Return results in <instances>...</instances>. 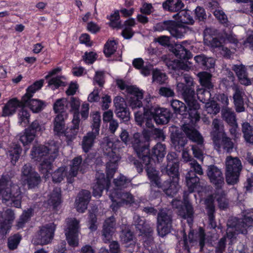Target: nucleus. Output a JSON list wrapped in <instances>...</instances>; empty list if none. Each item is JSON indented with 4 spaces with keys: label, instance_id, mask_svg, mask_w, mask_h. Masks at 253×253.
<instances>
[{
    "label": "nucleus",
    "instance_id": "obj_24",
    "mask_svg": "<svg viewBox=\"0 0 253 253\" xmlns=\"http://www.w3.org/2000/svg\"><path fill=\"white\" fill-rule=\"evenodd\" d=\"M169 33L172 37L176 39H182L190 31L188 27L178 24L174 21H172Z\"/></svg>",
    "mask_w": 253,
    "mask_h": 253
},
{
    "label": "nucleus",
    "instance_id": "obj_45",
    "mask_svg": "<svg viewBox=\"0 0 253 253\" xmlns=\"http://www.w3.org/2000/svg\"><path fill=\"white\" fill-rule=\"evenodd\" d=\"M201 85L208 89L212 88L213 85L211 82V75L206 72H200L198 75Z\"/></svg>",
    "mask_w": 253,
    "mask_h": 253
},
{
    "label": "nucleus",
    "instance_id": "obj_58",
    "mask_svg": "<svg viewBox=\"0 0 253 253\" xmlns=\"http://www.w3.org/2000/svg\"><path fill=\"white\" fill-rule=\"evenodd\" d=\"M168 66L169 68H171L175 71L180 69L187 71L190 67L183 62L179 60H174V61L168 63Z\"/></svg>",
    "mask_w": 253,
    "mask_h": 253
},
{
    "label": "nucleus",
    "instance_id": "obj_26",
    "mask_svg": "<svg viewBox=\"0 0 253 253\" xmlns=\"http://www.w3.org/2000/svg\"><path fill=\"white\" fill-rule=\"evenodd\" d=\"M76 117L77 118L73 119V126L67 128L63 133L66 138L68 144L75 139L79 131L80 119H78L77 116H76L75 117Z\"/></svg>",
    "mask_w": 253,
    "mask_h": 253
},
{
    "label": "nucleus",
    "instance_id": "obj_23",
    "mask_svg": "<svg viewBox=\"0 0 253 253\" xmlns=\"http://www.w3.org/2000/svg\"><path fill=\"white\" fill-rule=\"evenodd\" d=\"M212 125L213 127L211 132V135L214 144L219 149L221 147L219 143V139H220L221 136L225 135V134L223 126L220 120L216 119L213 120Z\"/></svg>",
    "mask_w": 253,
    "mask_h": 253
},
{
    "label": "nucleus",
    "instance_id": "obj_22",
    "mask_svg": "<svg viewBox=\"0 0 253 253\" xmlns=\"http://www.w3.org/2000/svg\"><path fill=\"white\" fill-rule=\"evenodd\" d=\"M116 228L115 218L111 216L107 218L104 222L102 231V239L105 243L110 241Z\"/></svg>",
    "mask_w": 253,
    "mask_h": 253
},
{
    "label": "nucleus",
    "instance_id": "obj_47",
    "mask_svg": "<svg viewBox=\"0 0 253 253\" xmlns=\"http://www.w3.org/2000/svg\"><path fill=\"white\" fill-rule=\"evenodd\" d=\"M82 162V159L81 157H76L72 160L70 165V169L69 172V175H71V177H74L77 175Z\"/></svg>",
    "mask_w": 253,
    "mask_h": 253
},
{
    "label": "nucleus",
    "instance_id": "obj_31",
    "mask_svg": "<svg viewBox=\"0 0 253 253\" xmlns=\"http://www.w3.org/2000/svg\"><path fill=\"white\" fill-rule=\"evenodd\" d=\"M135 24L136 22L133 18H129L125 21L122 32V35L125 39H130L132 37L134 32L132 30V27H134Z\"/></svg>",
    "mask_w": 253,
    "mask_h": 253
},
{
    "label": "nucleus",
    "instance_id": "obj_34",
    "mask_svg": "<svg viewBox=\"0 0 253 253\" xmlns=\"http://www.w3.org/2000/svg\"><path fill=\"white\" fill-rule=\"evenodd\" d=\"M66 115H57L54 119V131L57 134H63L65 131L64 120L66 118Z\"/></svg>",
    "mask_w": 253,
    "mask_h": 253
},
{
    "label": "nucleus",
    "instance_id": "obj_49",
    "mask_svg": "<svg viewBox=\"0 0 253 253\" xmlns=\"http://www.w3.org/2000/svg\"><path fill=\"white\" fill-rule=\"evenodd\" d=\"M21 151V148L17 145H15L8 151V155L13 164H14L19 159Z\"/></svg>",
    "mask_w": 253,
    "mask_h": 253
},
{
    "label": "nucleus",
    "instance_id": "obj_3",
    "mask_svg": "<svg viewBox=\"0 0 253 253\" xmlns=\"http://www.w3.org/2000/svg\"><path fill=\"white\" fill-rule=\"evenodd\" d=\"M167 172L168 174L172 177V181L170 183L165 182L161 185L159 176V172L153 167L147 166L146 171L147 175L151 183V194L156 192L155 197L160 195L159 192L154 189L156 188H162L165 193L169 196H173L175 194L179 189L178 181V165L177 162H169L167 166Z\"/></svg>",
    "mask_w": 253,
    "mask_h": 253
},
{
    "label": "nucleus",
    "instance_id": "obj_61",
    "mask_svg": "<svg viewBox=\"0 0 253 253\" xmlns=\"http://www.w3.org/2000/svg\"><path fill=\"white\" fill-rule=\"evenodd\" d=\"M173 20H167L163 22H159L156 24L154 29L155 31L161 32L164 30H167L169 32L170 26H172L171 23Z\"/></svg>",
    "mask_w": 253,
    "mask_h": 253
},
{
    "label": "nucleus",
    "instance_id": "obj_18",
    "mask_svg": "<svg viewBox=\"0 0 253 253\" xmlns=\"http://www.w3.org/2000/svg\"><path fill=\"white\" fill-rule=\"evenodd\" d=\"M141 134L139 133H135L134 134L133 140L132 141V146L140 158H142L144 159V160L148 161V164L146 163L145 165H148L149 163H150V158L147 156L149 150L141 140Z\"/></svg>",
    "mask_w": 253,
    "mask_h": 253
},
{
    "label": "nucleus",
    "instance_id": "obj_37",
    "mask_svg": "<svg viewBox=\"0 0 253 253\" xmlns=\"http://www.w3.org/2000/svg\"><path fill=\"white\" fill-rule=\"evenodd\" d=\"M19 136L20 141L24 146L26 147L33 141L36 134L34 132H31L29 129L26 128L24 132L19 134Z\"/></svg>",
    "mask_w": 253,
    "mask_h": 253
},
{
    "label": "nucleus",
    "instance_id": "obj_54",
    "mask_svg": "<svg viewBox=\"0 0 253 253\" xmlns=\"http://www.w3.org/2000/svg\"><path fill=\"white\" fill-rule=\"evenodd\" d=\"M91 117L92 119V131H94L95 134H99L101 122L100 113L95 112L92 114Z\"/></svg>",
    "mask_w": 253,
    "mask_h": 253
},
{
    "label": "nucleus",
    "instance_id": "obj_64",
    "mask_svg": "<svg viewBox=\"0 0 253 253\" xmlns=\"http://www.w3.org/2000/svg\"><path fill=\"white\" fill-rule=\"evenodd\" d=\"M154 10L155 9L152 4L146 2H142L140 8V12L145 15H150L154 12Z\"/></svg>",
    "mask_w": 253,
    "mask_h": 253
},
{
    "label": "nucleus",
    "instance_id": "obj_59",
    "mask_svg": "<svg viewBox=\"0 0 253 253\" xmlns=\"http://www.w3.org/2000/svg\"><path fill=\"white\" fill-rule=\"evenodd\" d=\"M117 49V44L115 41H109L105 45L104 52L109 57L114 53Z\"/></svg>",
    "mask_w": 253,
    "mask_h": 253
},
{
    "label": "nucleus",
    "instance_id": "obj_25",
    "mask_svg": "<svg viewBox=\"0 0 253 253\" xmlns=\"http://www.w3.org/2000/svg\"><path fill=\"white\" fill-rule=\"evenodd\" d=\"M233 89L234 91L233 99L236 110L238 112H243L245 111L243 101V97L245 95L244 91L242 89L237 86H233Z\"/></svg>",
    "mask_w": 253,
    "mask_h": 253
},
{
    "label": "nucleus",
    "instance_id": "obj_28",
    "mask_svg": "<svg viewBox=\"0 0 253 253\" xmlns=\"http://www.w3.org/2000/svg\"><path fill=\"white\" fill-rule=\"evenodd\" d=\"M67 170L66 167L63 166L55 170L51 174L52 181L55 183H59L61 182L65 177H67L68 182L72 183V177H71V175H69V173L67 175Z\"/></svg>",
    "mask_w": 253,
    "mask_h": 253
},
{
    "label": "nucleus",
    "instance_id": "obj_56",
    "mask_svg": "<svg viewBox=\"0 0 253 253\" xmlns=\"http://www.w3.org/2000/svg\"><path fill=\"white\" fill-rule=\"evenodd\" d=\"M180 20L182 23L193 24L194 20L191 16V12L190 10H182L179 13Z\"/></svg>",
    "mask_w": 253,
    "mask_h": 253
},
{
    "label": "nucleus",
    "instance_id": "obj_55",
    "mask_svg": "<svg viewBox=\"0 0 253 253\" xmlns=\"http://www.w3.org/2000/svg\"><path fill=\"white\" fill-rule=\"evenodd\" d=\"M214 15L220 23L224 24L225 26H230L229 29L233 27L232 25H230L228 23L227 16L222 10L219 9H216L214 12Z\"/></svg>",
    "mask_w": 253,
    "mask_h": 253
},
{
    "label": "nucleus",
    "instance_id": "obj_40",
    "mask_svg": "<svg viewBox=\"0 0 253 253\" xmlns=\"http://www.w3.org/2000/svg\"><path fill=\"white\" fill-rule=\"evenodd\" d=\"M171 141L176 151H180L187 142L186 138L183 134H172Z\"/></svg>",
    "mask_w": 253,
    "mask_h": 253
},
{
    "label": "nucleus",
    "instance_id": "obj_2",
    "mask_svg": "<svg viewBox=\"0 0 253 253\" xmlns=\"http://www.w3.org/2000/svg\"><path fill=\"white\" fill-rule=\"evenodd\" d=\"M176 80V91L182 95L189 107V110H187V107L182 102L176 99L171 101V106L175 113L187 115L188 112L192 121L197 122L200 118L197 112V110L200 108V105L196 99L193 80L189 75L184 74Z\"/></svg>",
    "mask_w": 253,
    "mask_h": 253
},
{
    "label": "nucleus",
    "instance_id": "obj_6",
    "mask_svg": "<svg viewBox=\"0 0 253 253\" xmlns=\"http://www.w3.org/2000/svg\"><path fill=\"white\" fill-rule=\"evenodd\" d=\"M207 174L211 182L218 189L213 199H216L220 209H225L228 207V202L224 192L220 189L224 184V178L221 169L215 166H210L208 168Z\"/></svg>",
    "mask_w": 253,
    "mask_h": 253
},
{
    "label": "nucleus",
    "instance_id": "obj_1",
    "mask_svg": "<svg viewBox=\"0 0 253 253\" xmlns=\"http://www.w3.org/2000/svg\"><path fill=\"white\" fill-rule=\"evenodd\" d=\"M116 146V144L108 137L104 139L102 147L104 154L109 159L106 166L107 178H105L104 173L97 172L96 175V182L93 187V195L97 198L101 196L103 190L106 188L112 202L111 208L114 211L123 204H130L133 202V197L131 194L129 193H121L120 191L122 188L128 186L131 181L130 179L120 174L119 177L114 179L115 188L112 190L109 184L110 179L117 169V163L120 159L118 154L119 150Z\"/></svg>",
    "mask_w": 253,
    "mask_h": 253
},
{
    "label": "nucleus",
    "instance_id": "obj_13",
    "mask_svg": "<svg viewBox=\"0 0 253 253\" xmlns=\"http://www.w3.org/2000/svg\"><path fill=\"white\" fill-rule=\"evenodd\" d=\"M79 223L75 218H69L66 220L65 233L68 244L73 247L79 245Z\"/></svg>",
    "mask_w": 253,
    "mask_h": 253
},
{
    "label": "nucleus",
    "instance_id": "obj_57",
    "mask_svg": "<svg viewBox=\"0 0 253 253\" xmlns=\"http://www.w3.org/2000/svg\"><path fill=\"white\" fill-rule=\"evenodd\" d=\"M211 94L208 90L203 88L197 90V96L198 99L203 103H206L211 98Z\"/></svg>",
    "mask_w": 253,
    "mask_h": 253
},
{
    "label": "nucleus",
    "instance_id": "obj_10",
    "mask_svg": "<svg viewBox=\"0 0 253 253\" xmlns=\"http://www.w3.org/2000/svg\"><path fill=\"white\" fill-rule=\"evenodd\" d=\"M227 237L231 240L232 242L235 235L240 233L245 234L247 229L253 226V213L245 215L242 221L235 225L231 226L230 221L227 223Z\"/></svg>",
    "mask_w": 253,
    "mask_h": 253
},
{
    "label": "nucleus",
    "instance_id": "obj_42",
    "mask_svg": "<svg viewBox=\"0 0 253 253\" xmlns=\"http://www.w3.org/2000/svg\"><path fill=\"white\" fill-rule=\"evenodd\" d=\"M30 117V114L25 107H21L18 113V124L22 126H27L29 123Z\"/></svg>",
    "mask_w": 253,
    "mask_h": 253
},
{
    "label": "nucleus",
    "instance_id": "obj_33",
    "mask_svg": "<svg viewBox=\"0 0 253 253\" xmlns=\"http://www.w3.org/2000/svg\"><path fill=\"white\" fill-rule=\"evenodd\" d=\"M163 7L168 11L175 12L181 9L184 5L181 0H166L163 3Z\"/></svg>",
    "mask_w": 253,
    "mask_h": 253
},
{
    "label": "nucleus",
    "instance_id": "obj_60",
    "mask_svg": "<svg viewBox=\"0 0 253 253\" xmlns=\"http://www.w3.org/2000/svg\"><path fill=\"white\" fill-rule=\"evenodd\" d=\"M27 128L29 129L31 132H34L36 135L37 133L42 132L45 129L44 125L40 124L37 120L32 122Z\"/></svg>",
    "mask_w": 253,
    "mask_h": 253
},
{
    "label": "nucleus",
    "instance_id": "obj_8",
    "mask_svg": "<svg viewBox=\"0 0 253 253\" xmlns=\"http://www.w3.org/2000/svg\"><path fill=\"white\" fill-rule=\"evenodd\" d=\"M225 176L228 184L234 185L239 181L240 172L242 169L241 161L237 157L228 156L225 161Z\"/></svg>",
    "mask_w": 253,
    "mask_h": 253
},
{
    "label": "nucleus",
    "instance_id": "obj_19",
    "mask_svg": "<svg viewBox=\"0 0 253 253\" xmlns=\"http://www.w3.org/2000/svg\"><path fill=\"white\" fill-rule=\"evenodd\" d=\"M15 218L13 211L7 209L2 211L0 215V234H6L11 227Z\"/></svg>",
    "mask_w": 253,
    "mask_h": 253
},
{
    "label": "nucleus",
    "instance_id": "obj_51",
    "mask_svg": "<svg viewBox=\"0 0 253 253\" xmlns=\"http://www.w3.org/2000/svg\"><path fill=\"white\" fill-rule=\"evenodd\" d=\"M148 106L144 107L143 112L138 111L135 113V120L137 124L140 126L142 125L148 114H150Z\"/></svg>",
    "mask_w": 253,
    "mask_h": 253
},
{
    "label": "nucleus",
    "instance_id": "obj_48",
    "mask_svg": "<svg viewBox=\"0 0 253 253\" xmlns=\"http://www.w3.org/2000/svg\"><path fill=\"white\" fill-rule=\"evenodd\" d=\"M223 118L229 124H234L236 122L235 115L231 109L225 108L222 110Z\"/></svg>",
    "mask_w": 253,
    "mask_h": 253
},
{
    "label": "nucleus",
    "instance_id": "obj_20",
    "mask_svg": "<svg viewBox=\"0 0 253 253\" xmlns=\"http://www.w3.org/2000/svg\"><path fill=\"white\" fill-rule=\"evenodd\" d=\"M24 102L23 98L21 100L16 98H13L10 99L3 106L2 111V116L7 117L12 116L14 114L18 109L22 107H24Z\"/></svg>",
    "mask_w": 253,
    "mask_h": 253
},
{
    "label": "nucleus",
    "instance_id": "obj_21",
    "mask_svg": "<svg viewBox=\"0 0 253 253\" xmlns=\"http://www.w3.org/2000/svg\"><path fill=\"white\" fill-rule=\"evenodd\" d=\"M90 192L85 190L81 191L75 201V208L79 212H84L90 199Z\"/></svg>",
    "mask_w": 253,
    "mask_h": 253
},
{
    "label": "nucleus",
    "instance_id": "obj_16",
    "mask_svg": "<svg viewBox=\"0 0 253 253\" xmlns=\"http://www.w3.org/2000/svg\"><path fill=\"white\" fill-rule=\"evenodd\" d=\"M185 182L190 193L197 192L201 193L205 192L206 186L201 185L199 178L196 175L192 170L188 171L185 176Z\"/></svg>",
    "mask_w": 253,
    "mask_h": 253
},
{
    "label": "nucleus",
    "instance_id": "obj_15",
    "mask_svg": "<svg viewBox=\"0 0 253 253\" xmlns=\"http://www.w3.org/2000/svg\"><path fill=\"white\" fill-rule=\"evenodd\" d=\"M148 107L150 114L157 124L164 125L169 122L170 114L168 109L151 104Z\"/></svg>",
    "mask_w": 253,
    "mask_h": 253
},
{
    "label": "nucleus",
    "instance_id": "obj_5",
    "mask_svg": "<svg viewBox=\"0 0 253 253\" xmlns=\"http://www.w3.org/2000/svg\"><path fill=\"white\" fill-rule=\"evenodd\" d=\"M2 197V202L7 205H12L16 208L21 206L22 198L19 186L13 184V180L7 174L3 175L0 178V198Z\"/></svg>",
    "mask_w": 253,
    "mask_h": 253
},
{
    "label": "nucleus",
    "instance_id": "obj_30",
    "mask_svg": "<svg viewBox=\"0 0 253 253\" xmlns=\"http://www.w3.org/2000/svg\"><path fill=\"white\" fill-rule=\"evenodd\" d=\"M99 134H95L94 131L88 132L85 135L82 141V148L85 152H88L93 146L94 140Z\"/></svg>",
    "mask_w": 253,
    "mask_h": 253
},
{
    "label": "nucleus",
    "instance_id": "obj_36",
    "mask_svg": "<svg viewBox=\"0 0 253 253\" xmlns=\"http://www.w3.org/2000/svg\"><path fill=\"white\" fill-rule=\"evenodd\" d=\"M188 239L190 243H194L198 240L201 250H202L204 246L205 240V235L204 230L200 228L199 232L196 234H194V231H191L188 235Z\"/></svg>",
    "mask_w": 253,
    "mask_h": 253
},
{
    "label": "nucleus",
    "instance_id": "obj_32",
    "mask_svg": "<svg viewBox=\"0 0 253 253\" xmlns=\"http://www.w3.org/2000/svg\"><path fill=\"white\" fill-rule=\"evenodd\" d=\"M68 100L65 98H62L57 99L53 104V110L58 115L67 114L66 111L68 109Z\"/></svg>",
    "mask_w": 253,
    "mask_h": 253
},
{
    "label": "nucleus",
    "instance_id": "obj_12",
    "mask_svg": "<svg viewBox=\"0 0 253 253\" xmlns=\"http://www.w3.org/2000/svg\"><path fill=\"white\" fill-rule=\"evenodd\" d=\"M21 181L23 185L27 184L29 188H33L40 183L41 177L30 165L26 164L22 169Z\"/></svg>",
    "mask_w": 253,
    "mask_h": 253
},
{
    "label": "nucleus",
    "instance_id": "obj_63",
    "mask_svg": "<svg viewBox=\"0 0 253 253\" xmlns=\"http://www.w3.org/2000/svg\"><path fill=\"white\" fill-rule=\"evenodd\" d=\"M48 85L52 90H55L60 86L65 85V84L60 77H55L49 80Z\"/></svg>",
    "mask_w": 253,
    "mask_h": 253
},
{
    "label": "nucleus",
    "instance_id": "obj_9",
    "mask_svg": "<svg viewBox=\"0 0 253 253\" xmlns=\"http://www.w3.org/2000/svg\"><path fill=\"white\" fill-rule=\"evenodd\" d=\"M182 128L190 140L197 143V144L193 145L192 147L194 157L199 160H203L204 147L203 145V138L202 136L197 130L189 124H184L182 126Z\"/></svg>",
    "mask_w": 253,
    "mask_h": 253
},
{
    "label": "nucleus",
    "instance_id": "obj_46",
    "mask_svg": "<svg viewBox=\"0 0 253 253\" xmlns=\"http://www.w3.org/2000/svg\"><path fill=\"white\" fill-rule=\"evenodd\" d=\"M242 131L246 141L253 144V127L247 122L242 124Z\"/></svg>",
    "mask_w": 253,
    "mask_h": 253
},
{
    "label": "nucleus",
    "instance_id": "obj_62",
    "mask_svg": "<svg viewBox=\"0 0 253 253\" xmlns=\"http://www.w3.org/2000/svg\"><path fill=\"white\" fill-rule=\"evenodd\" d=\"M222 39H223L222 36L220 38L219 40L216 38H212L211 40H209L208 37H205L204 41L206 43L212 47H218L219 48L222 45V43H224L221 40Z\"/></svg>",
    "mask_w": 253,
    "mask_h": 253
},
{
    "label": "nucleus",
    "instance_id": "obj_4",
    "mask_svg": "<svg viewBox=\"0 0 253 253\" xmlns=\"http://www.w3.org/2000/svg\"><path fill=\"white\" fill-rule=\"evenodd\" d=\"M58 151V146L53 141L47 145H35L32 149L31 158L36 161L41 162L39 169L45 179L49 177L50 171L52 167V163L56 157Z\"/></svg>",
    "mask_w": 253,
    "mask_h": 253
},
{
    "label": "nucleus",
    "instance_id": "obj_52",
    "mask_svg": "<svg viewBox=\"0 0 253 253\" xmlns=\"http://www.w3.org/2000/svg\"><path fill=\"white\" fill-rule=\"evenodd\" d=\"M70 105L71 107V111L74 112L73 119L77 118L76 116H78V119H79V110L81 106V101L78 98L75 97H72L70 100Z\"/></svg>",
    "mask_w": 253,
    "mask_h": 253
},
{
    "label": "nucleus",
    "instance_id": "obj_41",
    "mask_svg": "<svg viewBox=\"0 0 253 253\" xmlns=\"http://www.w3.org/2000/svg\"><path fill=\"white\" fill-rule=\"evenodd\" d=\"M173 52L175 56L180 59H188L191 57L190 52L182 44H176Z\"/></svg>",
    "mask_w": 253,
    "mask_h": 253
},
{
    "label": "nucleus",
    "instance_id": "obj_29",
    "mask_svg": "<svg viewBox=\"0 0 253 253\" xmlns=\"http://www.w3.org/2000/svg\"><path fill=\"white\" fill-rule=\"evenodd\" d=\"M213 202L214 199L213 196H210L206 199L205 205L209 216L210 225L211 228H215L216 226V224L213 215L214 212Z\"/></svg>",
    "mask_w": 253,
    "mask_h": 253
},
{
    "label": "nucleus",
    "instance_id": "obj_7",
    "mask_svg": "<svg viewBox=\"0 0 253 253\" xmlns=\"http://www.w3.org/2000/svg\"><path fill=\"white\" fill-rule=\"evenodd\" d=\"M117 85L122 90L127 94V101L132 109L142 107V99L143 97V91L136 86L126 84L122 80L117 81Z\"/></svg>",
    "mask_w": 253,
    "mask_h": 253
},
{
    "label": "nucleus",
    "instance_id": "obj_50",
    "mask_svg": "<svg viewBox=\"0 0 253 253\" xmlns=\"http://www.w3.org/2000/svg\"><path fill=\"white\" fill-rule=\"evenodd\" d=\"M168 78L166 74L161 71L155 69L152 73V79L153 82H156L159 84L166 83Z\"/></svg>",
    "mask_w": 253,
    "mask_h": 253
},
{
    "label": "nucleus",
    "instance_id": "obj_44",
    "mask_svg": "<svg viewBox=\"0 0 253 253\" xmlns=\"http://www.w3.org/2000/svg\"><path fill=\"white\" fill-rule=\"evenodd\" d=\"M165 154L166 147L165 145L162 143H157L152 149V156L155 157L158 161L163 158Z\"/></svg>",
    "mask_w": 253,
    "mask_h": 253
},
{
    "label": "nucleus",
    "instance_id": "obj_11",
    "mask_svg": "<svg viewBox=\"0 0 253 253\" xmlns=\"http://www.w3.org/2000/svg\"><path fill=\"white\" fill-rule=\"evenodd\" d=\"M55 229L56 225L53 223L41 226L35 235L34 242L41 245L50 243L53 239Z\"/></svg>",
    "mask_w": 253,
    "mask_h": 253
},
{
    "label": "nucleus",
    "instance_id": "obj_53",
    "mask_svg": "<svg viewBox=\"0 0 253 253\" xmlns=\"http://www.w3.org/2000/svg\"><path fill=\"white\" fill-rule=\"evenodd\" d=\"M205 109L208 114L215 115L219 112L220 108L217 103L213 100L205 103Z\"/></svg>",
    "mask_w": 253,
    "mask_h": 253
},
{
    "label": "nucleus",
    "instance_id": "obj_27",
    "mask_svg": "<svg viewBox=\"0 0 253 253\" xmlns=\"http://www.w3.org/2000/svg\"><path fill=\"white\" fill-rule=\"evenodd\" d=\"M232 69L235 72L241 84L245 85L251 84V82L247 77L246 68L243 65H234Z\"/></svg>",
    "mask_w": 253,
    "mask_h": 253
},
{
    "label": "nucleus",
    "instance_id": "obj_14",
    "mask_svg": "<svg viewBox=\"0 0 253 253\" xmlns=\"http://www.w3.org/2000/svg\"><path fill=\"white\" fill-rule=\"evenodd\" d=\"M173 208L177 210V212L179 215L184 219H187L189 224L192 221V216L193 214V208L191 204L186 199L184 202L178 200H174L171 202Z\"/></svg>",
    "mask_w": 253,
    "mask_h": 253
},
{
    "label": "nucleus",
    "instance_id": "obj_39",
    "mask_svg": "<svg viewBox=\"0 0 253 253\" xmlns=\"http://www.w3.org/2000/svg\"><path fill=\"white\" fill-rule=\"evenodd\" d=\"M43 85V81L40 80L36 82L32 85L30 86L27 89V92L26 94L22 97L23 101L24 102H27L29 99L32 98L33 94L35 93L37 91L39 90Z\"/></svg>",
    "mask_w": 253,
    "mask_h": 253
},
{
    "label": "nucleus",
    "instance_id": "obj_17",
    "mask_svg": "<svg viewBox=\"0 0 253 253\" xmlns=\"http://www.w3.org/2000/svg\"><path fill=\"white\" fill-rule=\"evenodd\" d=\"M171 217L164 210L158 214L157 231L158 234L164 237L169 233L171 228Z\"/></svg>",
    "mask_w": 253,
    "mask_h": 253
},
{
    "label": "nucleus",
    "instance_id": "obj_35",
    "mask_svg": "<svg viewBox=\"0 0 253 253\" xmlns=\"http://www.w3.org/2000/svg\"><path fill=\"white\" fill-rule=\"evenodd\" d=\"M219 143L220 146V148L218 149V148L214 144L215 148L218 151H221L222 149L223 151H225L227 152H230L232 151V149L234 147V144L231 141V139L226 137V134L223 136H221L220 139H219Z\"/></svg>",
    "mask_w": 253,
    "mask_h": 253
},
{
    "label": "nucleus",
    "instance_id": "obj_38",
    "mask_svg": "<svg viewBox=\"0 0 253 253\" xmlns=\"http://www.w3.org/2000/svg\"><path fill=\"white\" fill-rule=\"evenodd\" d=\"M49 204L54 208L57 207L61 203V189L59 188H55L49 195L48 199Z\"/></svg>",
    "mask_w": 253,
    "mask_h": 253
},
{
    "label": "nucleus",
    "instance_id": "obj_43",
    "mask_svg": "<svg viewBox=\"0 0 253 253\" xmlns=\"http://www.w3.org/2000/svg\"><path fill=\"white\" fill-rule=\"evenodd\" d=\"M43 103L39 100L29 99L28 101L24 103V107L28 106L34 113H38L43 109Z\"/></svg>",
    "mask_w": 253,
    "mask_h": 253
}]
</instances>
